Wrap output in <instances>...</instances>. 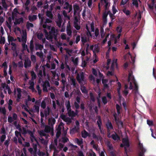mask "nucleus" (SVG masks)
<instances>
[{"label":"nucleus","mask_w":156,"mask_h":156,"mask_svg":"<svg viewBox=\"0 0 156 156\" xmlns=\"http://www.w3.org/2000/svg\"><path fill=\"white\" fill-rule=\"evenodd\" d=\"M29 151L31 154H33L34 156H36L37 154L39 156H43L44 155V153L41 152L39 151L37 152V146L36 145L34 146L33 148H30L29 149Z\"/></svg>","instance_id":"9b49d317"},{"label":"nucleus","mask_w":156,"mask_h":156,"mask_svg":"<svg viewBox=\"0 0 156 156\" xmlns=\"http://www.w3.org/2000/svg\"><path fill=\"white\" fill-rule=\"evenodd\" d=\"M31 74L32 76V79L29 82L30 86L29 87V88L31 89L33 92H34L35 90L34 87V80L35 79L36 75L35 74L33 71L31 72Z\"/></svg>","instance_id":"ddd939ff"},{"label":"nucleus","mask_w":156,"mask_h":156,"mask_svg":"<svg viewBox=\"0 0 156 156\" xmlns=\"http://www.w3.org/2000/svg\"><path fill=\"white\" fill-rule=\"evenodd\" d=\"M24 13V12H22L20 13L18 12L17 9L15 8L14 9V10L12 13V17L14 23L15 24H20L23 21V20L22 18H18L17 16L18 14H23Z\"/></svg>","instance_id":"39448f33"},{"label":"nucleus","mask_w":156,"mask_h":156,"mask_svg":"<svg viewBox=\"0 0 156 156\" xmlns=\"http://www.w3.org/2000/svg\"><path fill=\"white\" fill-rule=\"evenodd\" d=\"M45 130L46 132H48L50 131H51L52 135H54V133L53 132V127L51 126V127H49L48 126H46L45 128Z\"/></svg>","instance_id":"c85d7f7f"},{"label":"nucleus","mask_w":156,"mask_h":156,"mask_svg":"<svg viewBox=\"0 0 156 156\" xmlns=\"http://www.w3.org/2000/svg\"><path fill=\"white\" fill-rule=\"evenodd\" d=\"M106 125L108 130V136L109 137H112V138L115 140H118L119 139V137L116 135H114L113 134H112V133L110 132V130L112 129V126L111 122H108L106 124Z\"/></svg>","instance_id":"0eeeda50"},{"label":"nucleus","mask_w":156,"mask_h":156,"mask_svg":"<svg viewBox=\"0 0 156 156\" xmlns=\"http://www.w3.org/2000/svg\"><path fill=\"white\" fill-rule=\"evenodd\" d=\"M112 11L113 13V15L115 14L116 12L117 11L116 9V6L115 4L112 7Z\"/></svg>","instance_id":"a18cd8bd"},{"label":"nucleus","mask_w":156,"mask_h":156,"mask_svg":"<svg viewBox=\"0 0 156 156\" xmlns=\"http://www.w3.org/2000/svg\"><path fill=\"white\" fill-rule=\"evenodd\" d=\"M117 59H114L113 61V62L112 63V65L111 66V69H113V68H114L115 66H115H117Z\"/></svg>","instance_id":"8fccbe9b"},{"label":"nucleus","mask_w":156,"mask_h":156,"mask_svg":"<svg viewBox=\"0 0 156 156\" xmlns=\"http://www.w3.org/2000/svg\"><path fill=\"white\" fill-rule=\"evenodd\" d=\"M11 45H12V48L13 50V55L14 57H16L18 55L17 53V51L16 50V45L15 44L12 42L11 43Z\"/></svg>","instance_id":"4be33fe9"},{"label":"nucleus","mask_w":156,"mask_h":156,"mask_svg":"<svg viewBox=\"0 0 156 156\" xmlns=\"http://www.w3.org/2000/svg\"><path fill=\"white\" fill-rule=\"evenodd\" d=\"M121 146L124 147L126 152L129 151V144L127 136L123 138L122 144L121 145Z\"/></svg>","instance_id":"1a4fd4ad"},{"label":"nucleus","mask_w":156,"mask_h":156,"mask_svg":"<svg viewBox=\"0 0 156 156\" xmlns=\"http://www.w3.org/2000/svg\"><path fill=\"white\" fill-rule=\"evenodd\" d=\"M29 20L30 21H32L35 20L37 18L36 15H33L29 16Z\"/></svg>","instance_id":"c03bdc74"},{"label":"nucleus","mask_w":156,"mask_h":156,"mask_svg":"<svg viewBox=\"0 0 156 156\" xmlns=\"http://www.w3.org/2000/svg\"><path fill=\"white\" fill-rule=\"evenodd\" d=\"M110 48H109V49H108V52H107L106 53V57L107 59V65H109V63H110V62H111V60L110 59H109L108 58V53H109V51L110 50Z\"/></svg>","instance_id":"864d4df0"},{"label":"nucleus","mask_w":156,"mask_h":156,"mask_svg":"<svg viewBox=\"0 0 156 156\" xmlns=\"http://www.w3.org/2000/svg\"><path fill=\"white\" fill-rule=\"evenodd\" d=\"M82 137L85 138L87 136H89L90 135L87 133L86 131L83 130L81 133Z\"/></svg>","instance_id":"c9c22d12"},{"label":"nucleus","mask_w":156,"mask_h":156,"mask_svg":"<svg viewBox=\"0 0 156 156\" xmlns=\"http://www.w3.org/2000/svg\"><path fill=\"white\" fill-rule=\"evenodd\" d=\"M97 124L98 125V126L99 127V129L101 130V127L100 126V125L101 124V120L100 119V118L99 117L98 120L97 121Z\"/></svg>","instance_id":"052dcab7"},{"label":"nucleus","mask_w":156,"mask_h":156,"mask_svg":"<svg viewBox=\"0 0 156 156\" xmlns=\"http://www.w3.org/2000/svg\"><path fill=\"white\" fill-rule=\"evenodd\" d=\"M78 61V58H75L73 59V61L75 64H77Z\"/></svg>","instance_id":"774afa93"},{"label":"nucleus","mask_w":156,"mask_h":156,"mask_svg":"<svg viewBox=\"0 0 156 156\" xmlns=\"http://www.w3.org/2000/svg\"><path fill=\"white\" fill-rule=\"evenodd\" d=\"M101 4V5L102 4H105L106 8H107L109 4L106 1V0H101V4L99 3L98 4V8L100 10V5Z\"/></svg>","instance_id":"c756f323"},{"label":"nucleus","mask_w":156,"mask_h":156,"mask_svg":"<svg viewBox=\"0 0 156 156\" xmlns=\"http://www.w3.org/2000/svg\"><path fill=\"white\" fill-rule=\"evenodd\" d=\"M90 27L91 31H94V23L93 22H92L90 24H87L86 25V29L88 31V32L87 33V34L88 36H89V35L91 37V35L90 33L89 29V27Z\"/></svg>","instance_id":"f3484780"},{"label":"nucleus","mask_w":156,"mask_h":156,"mask_svg":"<svg viewBox=\"0 0 156 156\" xmlns=\"http://www.w3.org/2000/svg\"><path fill=\"white\" fill-rule=\"evenodd\" d=\"M1 133L2 134H3L2 135L1 137V140L2 142H3L6 138V136L5 134V130L4 128H2V132Z\"/></svg>","instance_id":"473e14b6"},{"label":"nucleus","mask_w":156,"mask_h":156,"mask_svg":"<svg viewBox=\"0 0 156 156\" xmlns=\"http://www.w3.org/2000/svg\"><path fill=\"white\" fill-rule=\"evenodd\" d=\"M128 83L127 84L125 85V90L123 92L124 95L126 96L128 92L127 89L129 88L130 89H133V90H135V92H137V86L135 81L131 73H129L128 76Z\"/></svg>","instance_id":"f257e3e1"},{"label":"nucleus","mask_w":156,"mask_h":156,"mask_svg":"<svg viewBox=\"0 0 156 156\" xmlns=\"http://www.w3.org/2000/svg\"><path fill=\"white\" fill-rule=\"evenodd\" d=\"M44 31L45 33V37L48 40L51 39L54 37L55 38V35L57 34V31L55 30L54 27L51 28V30L49 31V34L45 29L44 30Z\"/></svg>","instance_id":"6e6552de"},{"label":"nucleus","mask_w":156,"mask_h":156,"mask_svg":"<svg viewBox=\"0 0 156 156\" xmlns=\"http://www.w3.org/2000/svg\"><path fill=\"white\" fill-rule=\"evenodd\" d=\"M90 61V62L92 64H94L98 62V58L96 55L94 54Z\"/></svg>","instance_id":"b1692460"},{"label":"nucleus","mask_w":156,"mask_h":156,"mask_svg":"<svg viewBox=\"0 0 156 156\" xmlns=\"http://www.w3.org/2000/svg\"><path fill=\"white\" fill-rule=\"evenodd\" d=\"M25 62L24 63V66L26 68L29 67L31 64V62L30 60L27 58H25Z\"/></svg>","instance_id":"cd10ccee"},{"label":"nucleus","mask_w":156,"mask_h":156,"mask_svg":"<svg viewBox=\"0 0 156 156\" xmlns=\"http://www.w3.org/2000/svg\"><path fill=\"white\" fill-rule=\"evenodd\" d=\"M98 73V77L100 79L97 78L96 79V82L98 84L101 81V79L102 80V83L103 84L104 87L105 88H107L108 87V85L107 84L108 82V80L106 79H104V76L103 74H102L100 71L99 69L97 68V70H95L93 69H92V73L93 74L97 77L98 76L97 75L98 73Z\"/></svg>","instance_id":"20e7f679"},{"label":"nucleus","mask_w":156,"mask_h":156,"mask_svg":"<svg viewBox=\"0 0 156 156\" xmlns=\"http://www.w3.org/2000/svg\"><path fill=\"white\" fill-rule=\"evenodd\" d=\"M133 3L136 7H137L138 6V1L137 0H133Z\"/></svg>","instance_id":"0e129e2a"},{"label":"nucleus","mask_w":156,"mask_h":156,"mask_svg":"<svg viewBox=\"0 0 156 156\" xmlns=\"http://www.w3.org/2000/svg\"><path fill=\"white\" fill-rule=\"evenodd\" d=\"M90 49L93 50L94 53H98L99 51V48L98 46L97 45H92L90 46Z\"/></svg>","instance_id":"412c9836"},{"label":"nucleus","mask_w":156,"mask_h":156,"mask_svg":"<svg viewBox=\"0 0 156 156\" xmlns=\"http://www.w3.org/2000/svg\"><path fill=\"white\" fill-rule=\"evenodd\" d=\"M61 117L62 119L66 122L67 124L70 123L71 122V119L70 118L67 117L64 115H62L61 116Z\"/></svg>","instance_id":"5701e85b"},{"label":"nucleus","mask_w":156,"mask_h":156,"mask_svg":"<svg viewBox=\"0 0 156 156\" xmlns=\"http://www.w3.org/2000/svg\"><path fill=\"white\" fill-rule=\"evenodd\" d=\"M77 78L79 82L81 84V89L83 93L86 94L87 91L84 87L82 86V84H85L86 81L84 78V74L83 72L80 73L77 76Z\"/></svg>","instance_id":"423d86ee"},{"label":"nucleus","mask_w":156,"mask_h":156,"mask_svg":"<svg viewBox=\"0 0 156 156\" xmlns=\"http://www.w3.org/2000/svg\"><path fill=\"white\" fill-rule=\"evenodd\" d=\"M114 117H115V120L116 121L119 127H121L122 126V123L121 121L117 122V118L116 117L115 115H114Z\"/></svg>","instance_id":"a19ab883"},{"label":"nucleus","mask_w":156,"mask_h":156,"mask_svg":"<svg viewBox=\"0 0 156 156\" xmlns=\"http://www.w3.org/2000/svg\"><path fill=\"white\" fill-rule=\"evenodd\" d=\"M88 56H86V58H84L82 57V66L83 67H85L86 65V61H87L89 60V55H88Z\"/></svg>","instance_id":"a878e982"},{"label":"nucleus","mask_w":156,"mask_h":156,"mask_svg":"<svg viewBox=\"0 0 156 156\" xmlns=\"http://www.w3.org/2000/svg\"><path fill=\"white\" fill-rule=\"evenodd\" d=\"M43 90L44 91H47V88L50 87L48 81H47L43 84Z\"/></svg>","instance_id":"7c9ffc66"},{"label":"nucleus","mask_w":156,"mask_h":156,"mask_svg":"<svg viewBox=\"0 0 156 156\" xmlns=\"http://www.w3.org/2000/svg\"><path fill=\"white\" fill-rule=\"evenodd\" d=\"M68 113L69 116L72 118L75 116L77 114V113H75L74 112L72 111L71 109L69 110L68 111Z\"/></svg>","instance_id":"2f4dec72"},{"label":"nucleus","mask_w":156,"mask_h":156,"mask_svg":"<svg viewBox=\"0 0 156 156\" xmlns=\"http://www.w3.org/2000/svg\"><path fill=\"white\" fill-rule=\"evenodd\" d=\"M32 100V102H34L35 101V99L34 98H33L31 100L30 97L29 95H28L27 96V100H26L25 101L26 104L27 105H28V101H31Z\"/></svg>","instance_id":"ea45409f"},{"label":"nucleus","mask_w":156,"mask_h":156,"mask_svg":"<svg viewBox=\"0 0 156 156\" xmlns=\"http://www.w3.org/2000/svg\"><path fill=\"white\" fill-rule=\"evenodd\" d=\"M2 6L5 9H6L8 6L10 5L11 4V3L9 0H2Z\"/></svg>","instance_id":"a211bd4d"},{"label":"nucleus","mask_w":156,"mask_h":156,"mask_svg":"<svg viewBox=\"0 0 156 156\" xmlns=\"http://www.w3.org/2000/svg\"><path fill=\"white\" fill-rule=\"evenodd\" d=\"M19 41L22 43V46L24 50L27 49V51L29 52V51L27 49V46L25 44L27 41V35L25 31H23V35H22V39L18 38Z\"/></svg>","instance_id":"9d476101"},{"label":"nucleus","mask_w":156,"mask_h":156,"mask_svg":"<svg viewBox=\"0 0 156 156\" xmlns=\"http://www.w3.org/2000/svg\"><path fill=\"white\" fill-rule=\"evenodd\" d=\"M6 90H7L8 91V93L9 94H10L11 93V91L10 90V89L9 87L8 86H6L5 87V93L6 92Z\"/></svg>","instance_id":"bf43d9fd"},{"label":"nucleus","mask_w":156,"mask_h":156,"mask_svg":"<svg viewBox=\"0 0 156 156\" xmlns=\"http://www.w3.org/2000/svg\"><path fill=\"white\" fill-rule=\"evenodd\" d=\"M8 40L9 43L10 44V42H12V41H15V39H14L12 36L10 35H9L8 36Z\"/></svg>","instance_id":"09e8293b"},{"label":"nucleus","mask_w":156,"mask_h":156,"mask_svg":"<svg viewBox=\"0 0 156 156\" xmlns=\"http://www.w3.org/2000/svg\"><path fill=\"white\" fill-rule=\"evenodd\" d=\"M79 129V126H76L75 128L71 129L70 131V133L71 134H73L75 132H78Z\"/></svg>","instance_id":"e433bc0d"},{"label":"nucleus","mask_w":156,"mask_h":156,"mask_svg":"<svg viewBox=\"0 0 156 156\" xmlns=\"http://www.w3.org/2000/svg\"><path fill=\"white\" fill-rule=\"evenodd\" d=\"M11 66H9V74L10 75V80L12 81V82H14L13 78L11 75V73H12V71H11Z\"/></svg>","instance_id":"de8ad7c7"},{"label":"nucleus","mask_w":156,"mask_h":156,"mask_svg":"<svg viewBox=\"0 0 156 156\" xmlns=\"http://www.w3.org/2000/svg\"><path fill=\"white\" fill-rule=\"evenodd\" d=\"M147 124L149 126H152L153 125V122L152 120H147Z\"/></svg>","instance_id":"680f3d73"},{"label":"nucleus","mask_w":156,"mask_h":156,"mask_svg":"<svg viewBox=\"0 0 156 156\" xmlns=\"http://www.w3.org/2000/svg\"><path fill=\"white\" fill-rule=\"evenodd\" d=\"M89 54V58H90V53H89V54H87V55H86L85 56V52H84V51H82L81 52V55H82V57L83 58H86V56H88V55Z\"/></svg>","instance_id":"5fc2aeb1"},{"label":"nucleus","mask_w":156,"mask_h":156,"mask_svg":"<svg viewBox=\"0 0 156 156\" xmlns=\"http://www.w3.org/2000/svg\"><path fill=\"white\" fill-rule=\"evenodd\" d=\"M50 111V109L49 108L47 107L45 110L44 111H42L41 113V120H43V118L45 117V118L49 115Z\"/></svg>","instance_id":"2eb2a0df"},{"label":"nucleus","mask_w":156,"mask_h":156,"mask_svg":"<svg viewBox=\"0 0 156 156\" xmlns=\"http://www.w3.org/2000/svg\"><path fill=\"white\" fill-rule=\"evenodd\" d=\"M122 11L127 16H129L130 13V12L129 10L126 9H123Z\"/></svg>","instance_id":"37998d69"},{"label":"nucleus","mask_w":156,"mask_h":156,"mask_svg":"<svg viewBox=\"0 0 156 156\" xmlns=\"http://www.w3.org/2000/svg\"><path fill=\"white\" fill-rule=\"evenodd\" d=\"M46 66L48 68H50V65H49L48 64H47L46 66H45V65L43 66H42V69L43 70V75H44V76H45V71H44V69H45V67Z\"/></svg>","instance_id":"3c124183"},{"label":"nucleus","mask_w":156,"mask_h":156,"mask_svg":"<svg viewBox=\"0 0 156 156\" xmlns=\"http://www.w3.org/2000/svg\"><path fill=\"white\" fill-rule=\"evenodd\" d=\"M118 88H117V92L119 94V100L118 101L119 103L121 104V103L122 104L124 108H125L126 107V104L124 101V99L122 98H121L120 95V90L121 88V84L119 82H118Z\"/></svg>","instance_id":"f8f14e48"},{"label":"nucleus","mask_w":156,"mask_h":156,"mask_svg":"<svg viewBox=\"0 0 156 156\" xmlns=\"http://www.w3.org/2000/svg\"><path fill=\"white\" fill-rule=\"evenodd\" d=\"M89 79L93 83H95V79L94 77L92 75L89 76Z\"/></svg>","instance_id":"603ef678"},{"label":"nucleus","mask_w":156,"mask_h":156,"mask_svg":"<svg viewBox=\"0 0 156 156\" xmlns=\"http://www.w3.org/2000/svg\"><path fill=\"white\" fill-rule=\"evenodd\" d=\"M108 14H109L111 17L112 21L114 19V18L113 17V15L110 12H105L103 15V20L104 23V25H105L107 23L106 18Z\"/></svg>","instance_id":"4468645a"},{"label":"nucleus","mask_w":156,"mask_h":156,"mask_svg":"<svg viewBox=\"0 0 156 156\" xmlns=\"http://www.w3.org/2000/svg\"><path fill=\"white\" fill-rule=\"evenodd\" d=\"M0 112L3 113V114H5L6 112L5 109L3 108H0Z\"/></svg>","instance_id":"e2e57ef3"},{"label":"nucleus","mask_w":156,"mask_h":156,"mask_svg":"<svg viewBox=\"0 0 156 156\" xmlns=\"http://www.w3.org/2000/svg\"><path fill=\"white\" fill-rule=\"evenodd\" d=\"M43 46L42 45H40L38 44L37 45V47H36V49H40V50H42V49L43 48Z\"/></svg>","instance_id":"69168bd1"},{"label":"nucleus","mask_w":156,"mask_h":156,"mask_svg":"<svg viewBox=\"0 0 156 156\" xmlns=\"http://www.w3.org/2000/svg\"><path fill=\"white\" fill-rule=\"evenodd\" d=\"M58 20L56 21V22L58 26L59 27H60L62 22V16L59 14H58Z\"/></svg>","instance_id":"f704fd0d"},{"label":"nucleus","mask_w":156,"mask_h":156,"mask_svg":"<svg viewBox=\"0 0 156 156\" xmlns=\"http://www.w3.org/2000/svg\"><path fill=\"white\" fill-rule=\"evenodd\" d=\"M79 9V6L76 5H75L74 6V15L75 16H76V11H77V10H78Z\"/></svg>","instance_id":"4d7b16f0"},{"label":"nucleus","mask_w":156,"mask_h":156,"mask_svg":"<svg viewBox=\"0 0 156 156\" xmlns=\"http://www.w3.org/2000/svg\"><path fill=\"white\" fill-rule=\"evenodd\" d=\"M91 145L96 150H98V147L97 145L94 144V141L92 140L90 143Z\"/></svg>","instance_id":"6e6d98bb"},{"label":"nucleus","mask_w":156,"mask_h":156,"mask_svg":"<svg viewBox=\"0 0 156 156\" xmlns=\"http://www.w3.org/2000/svg\"><path fill=\"white\" fill-rule=\"evenodd\" d=\"M116 30L118 33H119V34L118 36L117 37H115L114 35L112 33H110V34H108L105 37V39L103 40L102 43L103 44H104L105 42L107 41V39L109 37V36H110V39L109 41H108V46H110L111 45V43L114 42L115 44H116L117 41V40L119 38L121 34H120L122 31V28L121 27L119 26L117 28Z\"/></svg>","instance_id":"f03ea898"},{"label":"nucleus","mask_w":156,"mask_h":156,"mask_svg":"<svg viewBox=\"0 0 156 156\" xmlns=\"http://www.w3.org/2000/svg\"><path fill=\"white\" fill-rule=\"evenodd\" d=\"M66 105L68 111L69 110H70V102L69 101L68 102Z\"/></svg>","instance_id":"338daca9"},{"label":"nucleus","mask_w":156,"mask_h":156,"mask_svg":"<svg viewBox=\"0 0 156 156\" xmlns=\"http://www.w3.org/2000/svg\"><path fill=\"white\" fill-rule=\"evenodd\" d=\"M17 97L18 99L17 100L18 101V99H20V98L21 95V90L20 88H17Z\"/></svg>","instance_id":"49530a36"},{"label":"nucleus","mask_w":156,"mask_h":156,"mask_svg":"<svg viewBox=\"0 0 156 156\" xmlns=\"http://www.w3.org/2000/svg\"><path fill=\"white\" fill-rule=\"evenodd\" d=\"M74 17V27L77 30H79L80 28V23L79 22V18L76 16Z\"/></svg>","instance_id":"dca6fc26"},{"label":"nucleus","mask_w":156,"mask_h":156,"mask_svg":"<svg viewBox=\"0 0 156 156\" xmlns=\"http://www.w3.org/2000/svg\"><path fill=\"white\" fill-rule=\"evenodd\" d=\"M139 147L140 151L139 156H144L143 153L144 152H145V149L143 148L142 144L140 143H139Z\"/></svg>","instance_id":"aec40b11"},{"label":"nucleus","mask_w":156,"mask_h":156,"mask_svg":"<svg viewBox=\"0 0 156 156\" xmlns=\"http://www.w3.org/2000/svg\"><path fill=\"white\" fill-rule=\"evenodd\" d=\"M63 125L62 124H60L58 126L57 129V132L56 133V136L57 137H58L61 134V130L62 127H63Z\"/></svg>","instance_id":"bb28decb"},{"label":"nucleus","mask_w":156,"mask_h":156,"mask_svg":"<svg viewBox=\"0 0 156 156\" xmlns=\"http://www.w3.org/2000/svg\"><path fill=\"white\" fill-rule=\"evenodd\" d=\"M14 31L17 35L19 36L20 34L22 36V38L21 39H22L23 31H25V33H26V31L24 30H23L21 31L20 28L18 27L15 28L14 29Z\"/></svg>","instance_id":"6ab92c4d"},{"label":"nucleus","mask_w":156,"mask_h":156,"mask_svg":"<svg viewBox=\"0 0 156 156\" xmlns=\"http://www.w3.org/2000/svg\"><path fill=\"white\" fill-rule=\"evenodd\" d=\"M46 15L48 17L50 18V19H47L45 20V21H44V18H43L41 17V15L39 14L38 16L39 18L41 19V23L42 25L43 28H44L47 29L49 30L50 29V27L49 26H48L47 23H51L52 22V14L51 12V11H48L46 13Z\"/></svg>","instance_id":"7ed1b4c3"},{"label":"nucleus","mask_w":156,"mask_h":156,"mask_svg":"<svg viewBox=\"0 0 156 156\" xmlns=\"http://www.w3.org/2000/svg\"><path fill=\"white\" fill-rule=\"evenodd\" d=\"M55 120L54 118H51L48 120V123L49 125L52 126L55 123Z\"/></svg>","instance_id":"4c0bfd02"},{"label":"nucleus","mask_w":156,"mask_h":156,"mask_svg":"<svg viewBox=\"0 0 156 156\" xmlns=\"http://www.w3.org/2000/svg\"><path fill=\"white\" fill-rule=\"evenodd\" d=\"M3 66L4 67V75L5 76H6L7 73L6 72V70L7 69V66L6 63V62H4L3 64Z\"/></svg>","instance_id":"58836bf2"},{"label":"nucleus","mask_w":156,"mask_h":156,"mask_svg":"<svg viewBox=\"0 0 156 156\" xmlns=\"http://www.w3.org/2000/svg\"><path fill=\"white\" fill-rule=\"evenodd\" d=\"M42 36L43 35L41 32H39L37 33V37L39 39H42Z\"/></svg>","instance_id":"13d9d810"},{"label":"nucleus","mask_w":156,"mask_h":156,"mask_svg":"<svg viewBox=\"0 0 156 156\" xmlns=\"http://www.w3.org/2000/svg\"><path fill=\"white\" fill-rule=\"evenodd\" d=\"M15 133L16 136L18 137L19 143L22 144V143L23 141H24V139L21 137L20 138L19 137V136H21V134L18 131H16L15 132Z\"/></svg>","instance_id":"393cba45"},{"label":"nucleus","mask_w":156,"mask_h":156,"mask_svg":"<svg viewBox=\"0 0 156 156\" xmlns=\"http://www.w3.org/2000/svg\"><path fill=\"white\" fill-rule=\"evenodd\" d=\"M130 57L131 58V59L132 61L133 62H134V59L131 57V55L129 52L128 54H126L124 56V58L125 60H126L129 59V58Z\"/></svg>","instance_id":"72a5a7b5"},{"label":"nucleus","mask_w":156,"mask_h":156,"mask_svg":"<svg viewBox=\"0 0 156 156\" xmlns=\"http://www.w3.org/2000/svg\"><path fill=\"white\" fill-rule=\"evenodd\" d=\"M74 141L75 143L80 145L83 143V141L81 139L79 140L78 139H76L74 140Z\"/></svg>","instance_id":"79ce46f5"}]
</instances>
